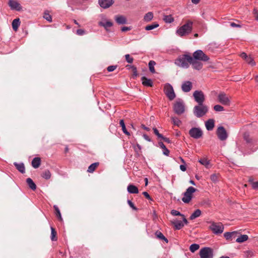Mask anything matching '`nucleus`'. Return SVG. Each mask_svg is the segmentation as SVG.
<instances>
[{
  "mask_svg": "<svg viewBox=\"0 0 258 258\" xmlns=\"http://www.w3.org/2000/svg\"><path fill=\"white\" fill-rule=\"evenodd\" d=\"M51 239L52 241H56L57 239L56 231L52 227H51Z\"/></svg>",
  "mask_w": 258,
  "mask_h": 258,
  "instance_id": "nucleus-33",
  "label": "nucleus"
},
{
  "mask_svg": "<svg viewBox=\"0 0 258 258\" xmlns=\"http://www.w3.org/2000/svg\"><path fill=\"white\" fill-rule=\"evenodd\" d=\"M252 187L254 189H258V181L252 182Z\"/></svg>",
  "mask_w": 258,
  "mask_h": 258,
  "instance_id": "nucleus-57",
  "label": "nucleus"
},
{
  "mask_svg": "<svg viewBox=\"0 0 258 258\" xmlns=\"http://www.w3.org/2000/svg\"><path fill=\"white\" fill-rule=\"evenodd\" d=\"M116 68L115 66H110L107 67V70L108 72H112Z\"/></svg>",
  "mask_w": 258,
  "mask_h": 258,
  "instance_id": "nucleus-53",
  "label": "nucleus"
},
{
  "mask_svg": "<svg viewBox=\"0 0 258 258\" xmlns=\"http://www.w3.org/2000/svg\"><path fill=\"white\" fill-rule=\"evenodd\" d=\"M77 34L78 35H83L85 34V31L83 29H78L77 31Z\"/></svg>",
  "mask_w": 258,
  "mask_h": 258,
  "instance_id": "nucleus-54",
  "label": "nucleus"
},
{
  "mask_svg": "<svg viewBox=\"0 0 258 258\" xmlns=\"http://www.w3.org/2000/svg\"><path fill=\"white\" fill-rule=\"evenodd\" d=\"M44 18L46 20L48 21L49 22L52 21V18L51 16L46 13H45L43 16Z\"/></svg>",
  "mask_w": 258,
  "mask_h": 258,
  "instance_id": "nucleus-49",
  "label": "nucleus"
},
{
  "mask_svg": "<svg viewBox=\"0 0 258 258\" xmlns=\"http://www.w3.org/2000/svg\"><path fill=\"white\" fill-rule=\"evenodd\" d=\"M182 90L184 92H189L192 88V83L190 81L185 82L181 86Z\"/></svg>",
  "mask_w": 258,
  "mask_h": 258,
  "instance_id": "nucleus-16",
  "label": "nucleus"
},
{
  "mask_svg": "<svg viewBox=\"0 0 258 258\" xmlns=\"http://www.w3.org/2000/svg\"><path fill=\"white\" fill-rule=\"evenodd\" d=\"M218 99L219 102L224 105H230V98L224 92H221L218 96Z\"/></svg>",
  "mask_w": 258,
  "mask_h": 258,
  "instance_id": "nucleus-12",
  "label": "nucleus"
},
{
  "mask_svg": "<svg viewBox=\"0 0 258 258\" xmlns=\"http://www.w3.org/2000/svg\"><path fill=\"white\" fill-rule=\"evenodd\" d=\"M132 70L133 75L134 77H136L138 76V71L136 67L134 66H130Z\"/></svg>",
  "mask_w": 258,
  "mask_h": 258,
  "instance_id": "nucleus-47",
  "label": "nucleus"
},
{
  "mask_svg": "<svg viewBox=\"0 0 258 258\" xmlns=\"http://www.w3.org/2000/svg\"><path fill=\"white\" fill-rule=\"evenodd\" d=\"M246 61L248 63L251 64V66L255 65V62L253 58L251 57H247V58L246 59Z\"/></svg>",
  "mask_w": 258,
  "mask_h": 258,
  "instance_id": "nucleus-48",
  "label": "nucleus"
},
{
  "mask_svg": "<svg viewBox=\"0 0 258 258\" xmlns=\"http://www.w3.org/2000/svg\"><path fill=\"white\" fill-rule=\"evenodd\" d=\"M248 238V237L247 235H241L236 239V241L238 243H242L246 241Z\"/></svg>",
  "mask_w": 258,
  "mask_h": 258,
  "instance_id": "nucleus-32",
  "label": "nucleus"
},
{
  "mask_svg": "<svg viewBox=\"0 0 258 258\" xmlns=\"http://www.w3.org/2000/svg\"><path fill=\"white\" fill-rule=\"evenodd\" d=\"M253 14L254 15L255 19L258 21V10H257L256 9H254L253 11Z\"/></svg>",
  "mask_w": 258,
  "mask_h": 258,
  "instance_id": "nucleus-55",
  "label": "nucleus"
},
{
  "mask_svg": "<svg viewBox=\"0 0 258 258\" xmlns=\"http://www.w3.org/2000/svg\"><path fill=\"white\" fill-rule=\"evenodd\" d=\"M142 84L145 86L152 87L153 82L151 79H149L145 77H143L141 79Z\"/></svg>",
  "mask_w": 258,
  "mask_h": 258,
  "instance_id": "nucleus-23",
  "label": "nucleus"
},
{
  "mask_svg": "<svg viewBox=\"0 0 258 258\" xmlns=\"http://www.w3.org/2000/svg\"><path fill=\"white\" fill-rule=\"evenodd\" d=\"M159 26V25L157 23H154L151 25H148L145 27V30H151L156 28H157Z\"/></svg>",
  "mask_w": 258,
  "mask_h": 258,
  "instance_id": "nucleus-41",
  "label": "nucleus"
},
{
  "mask_svg": "<svg viewBox=\"0 0 258 258\" xmlns=\"http://www.w3.org/2000/svg\"><path fill=\"white\" fill-rule=\"evenodd\" d=\"M99 25L104 27V28L108 31V28L111 27L113 24L110 21H106V22H99Z\"/></svg>",
  "mask_w": 258,
  "mask_h": 258,
  "instance_id": "nucleus-30",
  "label": "nucleus"
},
{
  "mask_svg": "<svg viewBox=\"0 0 258 258\" xmlns=\"http://www.w3.org/2000/svg\"><path fill=\"white\" fill-rule=\"evenodd\" d=\"M125 58L126 61L128 63H131L133 62L134 58L133 57H131L130 54H125Z\"/></svg>",
  "mask_w": 258,
  "mask_h": 258,
  "instance_id": "nucleus-46",
  "label": "nucleus"
},
{
  "mask_svg": "<svg viewBox=\"0 0 258 258\" xmlns=\"http://www.w3.org/2000/svg\"><path fill=\"white\" fill-rule=\"evenodd\" d=\"M193 58L196 60L207 61L209 59V57L201 50H198L194 52Z\"/></svg>",
  "mask_w": 258,
  "mask_h": 258,
  "instance_id": "nucleus-5",
  "label": "nucleus"
},
{
  "mask_svg": "<svg viewBox=\"0 0 258 258\" xmlns=\"http://www.w3.org/2000/svg\"><path fill=\"white\" fill-rule=\"evenodd\" d=\"M14 165L16 168L22 173H24L25 172V168L23 163H17L15 162L14 163Z\"/></svg>",
  "mask_w": 258,
  "mask_h": 258,
  "instance_id": "nucleus-28",
  "label": "nucleus"
},
{
  "mask_svg": "<svg viewBox=\"0 0 258 258\" xmlns=\"http://www.w3.org/2000/svg\"><path fill=\"white\" fill-rule=\"evenodd\" d=\"M192 22L187 20L186 23L180 27L176 31L177 34L180 37H182L189 34L192 29Z\"/></svg>",
  "mask_w": 258,
  "mask_h": 258,
  "instance_id": "nucleus-1",
  "label": "nucleus"
},
{
  "mask_svg": "<svg viewBox=\"0 0 258 258\" xmlns=\"http://www.w3.org/2000/svg\"><path fill=\"white\" fill-rule=\"evenodd\" d=\"M164 21L166 23H171L173 21L174 19L171 15L164 16Z\"/></svg>",
  "mask_w": 258,
  "mask_h": 258,
  "instance_id": "nucleus-44",
  "label": "nucleus"
},
{
  "mask_svg": "<svg viewBox=\"0 0 258 258\" xmlns=\"http://www.w3.org/2000/svg\"><path fill=\"white\" fill-rule=\"evenodd\" d=\"M26 182L28 185L29 186V188H31L32 190H35L36 189V185L31 178H27Z\"/></svg>",
  "mask_w": 258,
  "mask_h": 258,
  "instance_id": "nucleus-25",
  "label": "nucleus"
},
{
  "mask_svg": "<svg viewBox=\"0 0 258 258\" xmlns=\"http://www.w3.org/2000/svg\"><path fill=\"white\" fill-rule=\"evenodd\" d=\"M54 209H55V214H56V216L57 217V218L59 219V220L60 221H62V217H61V214H60V211L59 210V208H58V207L57 206L54 205Z\"/></svg>",
  "mask_w": 258,
  "mask_h": 258,
  "instance_id": "nucleus-40",
  "label": "nucleus"
},
{
  "mask_svg": "<svg viewBox=\"0 0 258 258\" xmlns=\"http://www.w3.org/2000/svg\"><path fill=\"white\" fill-rule=\"evenodd\" d=\"M51 173L48 170L43 171L41 174V176L45 179H49L51 177Z\"/></svg>",
  "mask_w": 258,
  "mask_h": 258,
  "instance_id": "nucleus-34",
  "label": "nucleus"
},
{
  "mask_svg": "<svg viewBox=\"0 0 258 258\" xmlns=\"http://www.w3.org/2000/svg\"><path fill=\"white\" fill-rule=\"evenodd\" d=\"M8 5L12 10H15L18 11L22 10L20 4L16 0H10Z\"/></svg>",
  "mask_w": 258,
  "mask_h": 258,
  "instance_id": "nucleus-14",
  "label": "nucleus"
},
{
  "mask_svg": "<svg viewBox=\"0 0 258 258\" xmlns=\"http://www.w3.org/2000/svg\"><path fill=\"white\" fill-rule=\"evenodd\" d=\"M171 214L173 216H180L181 217H182V215H183V214H181L179 212H178L176 210H172L171 211Z\"/></svg>",
  "mask_w": 258,
  "mask_h": 258,
  "instance_id": "nucleus-50",
  "label": "nucleus"
},
{
  "mask_svg": "<svg viewBox=\"0 0 258 258\" xmlns=\"http://www.w3.org/2000/svg\"><path fill=\"white\" fill-rule=\"evenodd\" d=\"M193 96L195 101L199 104H203L205 101V96L202 91H195L193 93Z\"/></svg>",
  "mask_w": 258,
  "mask_h": 258,
  "instance_id": "nucleus-9",
  "label": "nucleus"
},
{
  "mask_svg": "<svg viewBox=\"0 0 258 258\" xmlns=\"http://www.w3.org/2000/svg\"><path fill=\"white\" fill-rule=\"evenodd\" d=\"M172 224L174 225L176 230H179L184 226V223L180 220H176L171 221Z\"/></svg>",
  "mask_w": 258,
  "mask_h": 258,
  "instance_id": "nucleus-19",
  "label": "nucleus"
},
{
  "mask_svg": "<svg viewBox=\"0 0 258 258\" xmlns=\"http://www.w3.org/2000/svg\"><path fill=\"white\" fill-rule=\"evenodd\" d=\"M182 220H183V223H184L185 224H187L188 223V221L187 220H186V219L185 218V216L183 215H182Z\"/></svg>",
  "mask_w": 258,
  "mask_h": 258,
  "instance_id": "nucleus-61",
  "label": "nucleus"
},
{
  "mask_svg": "<svg viewBox=\"0 0 258 258\" xmlns=\"http://www.w3.org/2000/svg\"><path fill=\"white\" fill-rule=\"evenodd\" d=\"M180 169L181 170H182V171H185L186 170V167L185 165H180Z\"/></svg>",
  "mask_w": 258,
  "mask_h": 258,
  "instance_id": "nucleus-63",
  "label": "nucleus"
},
{
  "mask_svg": "<svg viewBox=\"0 0 258 258\" xmlns=\"http://www.w3.org/2000/svg\"><path fill=\"white\" fill-rule=\"evenodd\" d=\"M190 63L192 64V66L194 69L197 70H201L203 67L202 63L198 61L197 60H196L193 58H192V60L190 61Z\"/></svg>",
  "mask_w": 258,
  "mask_h": 258,
  "instance_id": "nucleus-18",
  "label": "nucleus"
},
{
  "mask_svg": "<svg viewBox=\"0 0 258 258\" xmlns=\"http://www.w3.org/2000/svg\"><path fill=\"white\" fill-rule=\"evenodd\" d=\"M174 112L178 115H180L184 112V106L182 102H176L174 105Z\"/></svg>",
  "mask_w": 258,
  "mask_h": 258,
  "instance_id": "nucleus-13",
  "label": "nucleus"
},
{
  "mask_svg": "<svg viewBox=\"0 0 258 258\" xmlns=\"http://www.w3.org/2000/svg\"><path fill=\"white\" fill-rule=\"evenodd\" d=\"M156 64V62L154 60H150L149 62V68L150 72L152 73H155L154 69V66Z\"/></svg>",
  "mask_w": 258,
  "mask_h": 258,
  "instance_id": "nucleus-38",
  "label": "nucleus"
},
{
  "mask_svg": "<svg viewBox=\"0 0 258 258\" xmlns=\"http://www.w3.org/2000/svg\"><path fill=\"white\" fill-rule=\"evenodd\" d=\"M161 139H162L164 142H167L168 143H169L170 142V141L169 138L163 136V137H161Z\"/></svg>",
  "mask_w": 258,
  "mask_h": 258,
  "instance_id": "nucleus-60",
  "label": "nucleus"
},
{
  "mask_svg": "<svg viewBox=\"0 0 258 258\" xmlns=\"http://www.w3.org/2000/svg\"><path fill=\"white\" fill-rule=\"evenodd\" d=\"M196 191V189L192 186L189 187L184 193V197L182 198V201L185 203H189L191 200L193 193Z\"/></svg>",
  "mask_w": 258,
  "mask_h": 258,
  "instance_id": "nucleus-4",
  "label": "nucleus"
},
{
  "mask_svg": "<svg viewBox=\"0 0 258 258\" xmlns=\"http://www.w3.org/2000/svg\"><path fill=\"white\" fill-rule=\"evenodd\" d=\"M153 131H154V134L159 138H161V137H163V136L162 135H161V134H160L158 132V131L157 130V129L156 128H153Z\"/></svg>",
  "mask_w": 258,
  "mask_h": 258,
  "instance_id": "nucleus-51",
  "label": "nucleus"
},
{
  "mask_svg": "<svg viewBox=\"0 0 258 258\" xmlns=\"http://www.w3.org/2000/svg\"><path fill=\"white\" fill-rule=\"evenodd\" d=\"M201 215V211L200 209L196 210L190 216V220H194Z\"/></svg>",
  "mask_w": 258,
  "mask_h": 258,
  "instance_id": "nucleus-31",
  "label": "nucleus"
},
{
  "mask_svg": "<svg viewBox=\"0 0 258 258\" xmlns=\"http://www.w3.org/2000/svg\"><path fill=\"white\" fill-rule=\"evenodd\" d=\"M143 137H144V138L146 140H147V141H151L150 138L149 137V136H147V135H146V134H144V135H143Z\"/></svg>",
  "mask_w": 258,
  "mask_h": 258,
  "instance_id": "nucleus-64",
  "label": "nucleus"
},
{
  "mask_svg": "<svg viewBox=\"0 0 258 258\" xmlns=\"http://www.w3.org/2000/svg\"><path fill=\"white\" fill-rule=\"evenodd\" d=\"M41 163V159L39 157L34 158L32 161V166L34 168H37L39 167Z\"/></svg>",
  "mask_w": 258,
  "mask_h": 258,
  "instance_id": "nucleus-24",
  "label": "nucleus"
},
{
  "mask_svg": "<svg viewBox=\"0 0 258 258\" xmlns=\"http://www.w3.org/2000/svg\"><path fill=\"white\" fill-rule=\"evenodd\" d=\"M214 109L216 111H222L224 110V107L220 105H216L214 107Z\"/></svg>",
  "mask_w": 258,
  "mask_h": 258,
  "instance_id": "nucleus-45",
  "label": "nucleus"
},
{
  "mask_svg": "<svg viewBox=\"0 0 258 258\" xmlns=\"http://www.w3.org/2000/svg\"><path fill=\"white\" fill-rule=\"evenodd\" d=\"M215 121L213 119H208L205 123L206 128L208 131H211L214 127Z\"/></svg>",
  "mask_w": 258,
  "mask_h": 258,
  "instance_id": "nucleus-20",
  "label": "nucleus"
},
{
  "mask_svg": "<svg viewBox=\"0 0 258 258\" xmlns=\"http://www.w3.org/2000/svg\"><path fill=\"white\" fill-rule=\"evenodd\" d=\"M99 165V162H95L91 164L87 169V172L89 173H93Z\"/></svg>",
  "mask_w": 258,
  "mask_h": 258,
  "instance_id": "nucleus-26",
  "label": "nucleus"
},
{
  "mask_svg": "<svg viewBox=\"0 0 258 258\" xmlns=\"http://www.w3.org/2000/svg\"><path fill=\"white\" fill-rule=\"evenodd\" d=\"M240 56L243 58H244L245 60L246 59V58H247V56L246 55V54L244 52H242L241 54H240Z\"/></svg>",
  "mask_w": 258,
  "mask_h": 258,
  "instance_id": "nucleus-62",
  "label": "nucleus"
},
{
  "mask_svg": "<svg viewBox=\"0 0 258 258\" xmlns=\"http://www.w3.org/2000/svg\"><path fill=\"white\" fill-rule=\"evenodd\" d=\"M131 30V28L128 27H123L121 28V31L125 32Z\"/></svg>",
  "mask_w": 258,
  "mask_h": 258,
  "instance_id": "nucleus-59",
  "label": "nucleus"
},
{
  "mask_svg": "<svg viewBox=\"0 0 258 258\" xmlns=\"http://www.w3.org/2000/svg\"><path fill=\"white\" fill-rule=\"evenodd\" d=\"M200 248V245L198 244H192L189 247V250L191 252H194L199 249Z\"/></svg>",
  "mask_w": 258,
  "mask_h": 258,
  "instance_id": "nucleus-39",
  "label": "nucleus"
},
{
  "mask_svg": "<svg viewBox=\"0 0 258 258\" xmlns=\"http://www.w3.org/2000/svg\"><path fill=\"white\" fill-rule=\"evenodd\" d=\"M115 20L118 24H125L127 23L126 18L122 15H117L115 16Z\"/></svg>",
  "mask_w": 258,
  "mask_h": 258,
  "instance_id": "nucleus-17",
  "label": "nucleus"
},
{
  "mask_svg": "<svg viewBox=\"0 0 258 258\" xmlns=\"http://www.w3.org/2000/svg\"><path fill=\"white\" fill-rule=\"evenodd\" d=\"M189 134L191 137L197 139L203 136V132L199 128L192 127L189 130Z\"/></svg>",
  "mask_w": 258,
  "mask_h": 258,
  "instance_id": "nucleus-11",
  "label": "nucleus"
},
{
  "mask_svg": "<svg viewBox=\"0 0 258 258\" xmlns=\"http://www.w3.org/2000/svg\"><path fill=\"white\" fill-rule=\"evenodd\" d=\"M213 255V250L210 247H204L200 250V255L201 258H212Z\"/></svg>",
  "mask_w": 258,
  "mask_h": 258,
  "instance_id": "nucleus-8",
  "label": "nucleus"
},
{
  "mask_svg": "<svg viewBox=\"0 0 258 258\" xmlns=\"http://www.w3.org/2000/svg\"><path fill=\"white\" fill-rule=\"evenodd\" d=\"M20 25V19L16 18L14 19L12 22V27L15 31H17L19 26Z\"/></svg>",
  "mask_w": 258,
  "mask_h": 258,
  "instance_id": "nucleus-27",
  "label": "nucleus"
},
{
  "mask_svg": "<svg viewBox=\"0 0 258 258\" xmlns=\"http://www.w3.org/2000/svg\"><path fill=\"white\" fill-rule=\"evenodd\" d=\"M127 190L130 194H138L139 192L138 187L133 184H129L127 186Z\"/></svg>",
  "mask_w": 258,
  "mask_h": 258,
  "instance_id": "nucleus-22",
  "label": "nucleus"
},
{
  "mask_svg": "<svg viewBox=\"0 0 258 258\" xmlns=\"http://www.w3.org/2000/svg\"><path fill=\"white\" fill-rule=\"evenodd\" d=\"M156 237L160 239L164 240L166 243L168 242V239L164 236V235L159 231H157L155 232Z\"/></svg>",
  "mask_w": 258,
  "mask_h": 258,
  "instance_id": "nucleus-29",
  "label": "nucleus"
},
{
  "mask_svg": "<svg viewBox=\"0 0 258 258\" xmlns=\"http://www.w3.org/2000/svg\"><path fill=\"white\" fill-rule=\"evenodd\" d=\"M208 111V107L203 104L195 106L193 110L194 114L198 117L203 116Z\"/></svg>",
  "mask_w": 258,
  "mask_h": 258,
  "instance_id": "nucleus-3",
  "label": "nucleus"
},
{
  "mask_svg": "<svg viewBox=\"0 0 258 258\" xmlns=\"http://www.w3.org/2000/svg\"><path fill=\"white\" fill-rule=\"evenodd\" d=\"M236 234V232H226L224 233L225 238L228 240H231L232 237Z\"/></svg>",
  "mask_w": 258,
  "mask_h": 258,
  "instance_id": "nucleus-37",
  "label": "nucleus"
},
{
  "mask_svg": "<svg viewBox=\"0 0 258 258\" xmlns=\"http://www.w3.org/2000/svg\"><path fill=\"white\" fill-rule=\"evenodd\" d=\"M119 124L122 127V130L123 132L125 135L129 136L130 134L129 132L127 131L126 128L125 127V124H124V121L123 119L120 120Z\"/></svg>",
  "mask_w": 258,
  "mask_h": 258,
  "instance_id": "nucleus-36",
  "label": "nucleus"
},
{
  "mask_svg": "<svg viewBox=\"0 0 258 258\" xmlns=\"http://www.w3.org/2000/svg\"><path fill=\"white\" fill-rule=\"evenodd\" d=\"M172 123L178 126H179L181 124V121L177 117H172L171 118Z\"/></svg>",
  "mask_w": 258,
  "mask_h": 258,
  "instance_id": "nucleus-43",
  "label": "nucleus"
},
{
  "mask_svg": "<svg viewBox=\"0 0 258 258\" xmlns=\"http://www.w3.org/2000/svg\"><path fill=\"white\" fill-rule=\"evenodd\" d=\"M153 18V14L152 12L147 13L144 17V20L146 22H149L152 20Z\"/></svg>",
  "mask_w": 258,
  "mask_h": 258,
  "instance_id": "nucleus-35",
  "label": "nucleus"
},
{
  "mask_svg": "<svg viewBox=\"0 0 258 258\" xmlns=\"http://www.w3.org/2000/svg\"><path fill=\"white\" fill-rule=\"evenodd\" d=\"M199 162L207 169H209L211 167L210 160H208L207 158H201L199 160Z\"/></svg>",
  "mask_w": 258,
  "mask_h": 258,
  "instance_id": "nucleus-21",
  "label": "nucleus"
},
{
  "mask_svg": "<svg viewBox=\"0 0 258 258\" xmlns=\"http://www.w3.org/2000/svg\"><path fill=\"white\" fill-rule=\"evenodd\" d=\"M164 92L168 98L172 100L175 97V94L172 86L169 84H167L164 86Z\"/></svg>",
  "mask_w": 258,
  "mask_h": 258,
  "instance_id": "nucleus-7",
  "label": "nucleus"
},
{
  "mask_svg": "<svg viewBox=\"0 0 258 258\" xmlns=\"http://www.w3.org/2000/svg\"><path fill=\"white\" fill-rule=\"evenodd\" d=\"M210 229L215 234L222 233L224 230V227L221 223L213 222L210 226Z\"/></svg>",
  "mask_w": 258,
  "mask_h": 258,
  "instance_id": "nucleus-6",
  "label": "nucleus"
},
{
  "mask_svg": "<svg viewBox=\"0 0 258 258\" xmlns=\"http://www.w3.org/2000/svg\"><path fill=\"white\" fill-rule=\"evenodd\" d=\"M127 203L129 206L134 210H137V208L135 206L133 202H132L130 200L127 201Z\"/></svg>",
  "mask_w": 258,
  "mask_h": 258,
  "instance_id": "nucleus-52",
  "label": "nucleus"
},
{
  "mask_svg": "<svg viewBox=\"0 0 258 258\" xmlns=\"http://www.w3.org/2000/svg\"><path fill=\"white\" fill-rule=\"evenodd\" d=\"M98 3L101 7L106 9L112 5L113 0H99Z\"/></svg>",
  "mask_w": 258,
  "mask_h": 258,
  "instance_id": "nucleus-15",
  "label": "nucleus"
},
{
  "mask_svg": "<svg viewBox=\"0 0 258 258\" xmlns=\"http://www.w3.org/2000/svg\"><path fill=\"white\" fill-rule=\"evenodd\" d=\"M219 177V174L214 173L211 175L210 179L213 182L215 183L218 181Z\"/></svg>",
  "mask_w": 258,
  "mask_h": 258,
  "instance_id": "nucleus-42",
  "label": "nucleus"
},
{
  "mask_svg": "<svg viewBox=\"0 0 258 258\" xmlns=\"http://www.w3.org/2000/svg\"><path fill=\"white\" fill-rule=\"evenodd\" d=\"M163 154L166 156H168L169 154V150L165 148L164 149H163Z\"/></svg>",
  "mask_w": 258,
  "mask_h": 258,
  "instance_id": "nucleus-58",
  "label": "nucleus"
},
{
  "mask_svg": "<svg viewBox=\"0 0 258 258\" xmlns=\"http://www.w3.org/2000/svg\"><path fill=\"white\" fill-rule=\"evenodd\" d=\"M192 60V56L188 54H184L179 57L175 63L179 67L187 68L189 67L188 63H190Z\"/></svg>",
  "mask_w": 258,
  "mask_h": 258,
  "instance_id": "nucleus-2",
  "label": "nucleus"
},
{
  "mask_svg": "<svg viewBox=\"0 0 258 258\" xmlns=\"http://www.w3.org/2000/svg\"><path fill=\"white\" fill-rule=\"evenodd\" d=\"M143 195L148 200H152L150 195H149V194L146 192V191H144L143 192Z\"/></svg>",
  "mask_w": 258,
  "mask_h": 258,
  "instance_id": "nucleus-56",
  "label": "nucleus"
},
{
  "mask_svg": "<svg viewBox=\"0 0 258 258\" xmlns=\"http://www.w3.org/2000/svg\"><path fill=\"white\" fill-rule=\"evenodd\" d=\"M216 134L219 140L221 141H225L228 137L227 133L223 126H219L218 127Z\"/></svg>",
  "mask_w": 258,
  "mask_h": 258,
  "instance_id": "nucleus-10",
  "label": "nucleus"
}]
</instances>
